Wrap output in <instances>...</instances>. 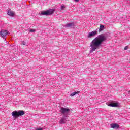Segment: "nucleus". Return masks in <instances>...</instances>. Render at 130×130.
<instances>
[{"instance_id": "1", "label": "nucleus", "mask_w": 130, "mask_h": 130, "mask_svg": "<svg viewBox=\"0 0 130 130\" xmlns=\"http://www.w3.org/2000/svg\"><path fill=\"white\" fill-rule=\"evenodd\" d=\"M107 39V35L106 34H101L98 36L94 38L90 43V53L93 51H95L96 49L99 48V46L102 44V42L105 41Z\"/></svg>"}, {"instance_id": "2", "label": "nucleus", "mask_w": 130, "mask_h": 130, "mask_svg": "<svg viewBox=\"0 0 130 130\" xmlns=\"http://www.w3.org/2000/svg\"><path fill=\"white\" fill-rule=\"evenodd\" d=\"M54 13V9H50L46 11H43L41 12V16H50Z\"/></svg>"}, {"instance_id": "3", "label": "nucleus", "mask_w": 130, "mask_h": 130, "mask_svg": "<svg viewBox=\"0 0 130 130\" xmlns=\"http://www.w3.org/2000/svg\"><path fill=\"white\" fill-rule=\"evenodd\" d=\"M25 114V112L24 111H13L12 112V115L14 118H18L19 116H22Z\"/></svg>"}, {"instance_id": "4", "label": "nucleus", "mask_w": 130, "mask_h": 130, "mask_svg": "<svg viewBox=\"0 0 130 130\" xmlns=\"http://www.w3.org/2000/svg\"><path fill=\"white\" fill-rule=\"evenodd\" d=\"M108 106H110L111 107H118L120 105V104L118 102H111L110 103H108L107 104Z\"/></svg>"}, {"instance_id": "5", "label": "nucleus", "mask_w": 130, "mask_h": 130, "mask_svg": "<svg viewBox=\"0 0 130 130\" xmlns=\"http://www.w3.org/2000/svg\"><path fill=\"white\" fill-rule=\"evenodd\" d=\"M60 111L61 113H62V114H64V115L67 116V115H68L70 113V109L61 108Z\"/></svg>"}, {"instance_id": "6", "label": "nucleus", "mask_w": 130, "mask_h": 130, "mask_svg": "<svg viewBox=\"0 0 130 130\" xmlns=\"http://www.w3.org/2000/svg\"><path fill=\"white\" fill-rule=\"evenodd\" d=\"M8 34H9V31L6 30H2L0 31V36L1 37H2V38H4V39H6V37Z\"/></svg>"}, {"instance_id": "7", "label": "nucleus", "mask_w": 130, "mask_h": 130, "mask_svg": "<svg viewBox=\"0 0 130 130\" xmlns=\"http://www.w3.org/2000/svg\"><path fill=\"white\" fill-rule=\"evenodd\" d=\"M64 27H65V28H75V27H76V25H75V23L71 22L67 23L64 25Z\"/></svg>"}, {"instance_id": "8", "label": "nucleus", "mask_w": 130, "mask_h": 130, "mask_svg": "<svg viewBox=\"0 0 130 130\" xmlns=\"http://www.w3.org/2000/svg\"><path fill=\"white\" fill-rule=\"evenodd\" d=\"M98 33V32H97V31L94 30L92 32H89L88 34V38H91V37H94V36H95V35H97Z\"/></svg>"}, {"instance_id": "9", "label": "nucleus", "mask_w": 130, "mask_h": 130, "mask_svg": "<svg viewBox=\"0 0 130 130\" xmlns=\"http://www.w3.org/2000/svg\"><path fill=\"white\" fill-rule=\"evenodd\" d=\"M7 15H8V16H10V17H14V16H15V12L10 9L8 11Z\"/></svg>"}, {"instance_id": "10", "label": "nucleus", "mask_w": 130, "mask_h": 130, "mask_svg": "<svg viewBox=\"0 0 130 130\" xmlns=\"http://www.w3.org/2000/svg\"><path fill=\"white\" fill-rule=\"evenodd\" d=\"M110 127H111V128L117 129V128H118V127H119V125H118L116 123L111 124Z\"/></svg>"}, {"instance_id": "11", "label": "nucleus", "mask_w": 130, "mask_h": 130, "mask_svg": "<svg viewBox=\"0 0 130 130\" xmlns=\"http://www.w3.org/2000/svg\"><path fill=\"white\" fill-rule=\"evenodd\" d=\"M67 116H65L64 118H61L60 120L59 123H60L61 124H63V123H66V120H67Z\"/></svg>"}, {"instance_id": "12", "label": "nucleus", "mask_w": 130, "mask_h": 130, "mask_svg": "<svg viewBox=\"0 0 130 130\" xmlns=\"http://www.w3.org/2000/svg\"><path fill=\"white\" fill-rule=\"evenodd\" d=\"M104 30V25L100 24L99 31L101 32Z\"/></svg>"}, {"instance_id": "13", "label": "nucleus", "mask_w": 130, "mask_h": 130, "mask_svg": "<svg viewBox=\"0 0 130 130\" xmlns=\"http://www.w3.org/2000/svg\"><path fill=\"white\" fill-rule=\"evenodd\" d=\"M79 93H80V91H74L70 94V96L71 97H73L75 96V95H76V94H79Z\"/></svg>"}, {"instance_id": "14", "label": "nucleus", "mask_w": 130, "mask_h": 130, "mask_svg": "<svg viewBox=\"0 0 130 130\" xmlns=\"http://www.w3.org/2000/svg\"><path fill=\"white\" fill-rule=\"evenodd\" d=\"M66 9V6L64 5H62L61 6V8L60 9V11H63Z\"/></svg>"}, {"instance_id": "15", "label": "nucleus", "mask_w": 130, "mask_h": 130, "mask_svg": "<svg viewBox=\"0 0 130 130\" xmlns=\"http://www.w3.org/2000/svg\"><path fill=\"white\" fill-rule=\"evenodd\" d=\"M29 32H30V33H34V32H35V29H30L29 30Z\"/></svg>"}, {"instance_id": "16", "label": "nucleus", "mask_w": 130, "mask_h": 130, "mask_svg": "<svg viewBox=\"0 0 130 130\" xmlns=\"http://www.w3.org/2000/svg\"><path fill=\"white\" fill-rule=\"evenodd\" d=\"M124 49V50H127V49H128V46H125Z\"/></svg>"}, {"instance_id": "17", "label": "nucleus", "mask_w": 130, "mask_h": 130, "mask_svg": "<svg viewBox=\"0 0 130 130\" xmlns=\"http://www.w3.org/2000/svg\"><path fill=\"white\" fill-rule=\"evenodd\" d=\"M22 45H26V42L22 41Z\"/></svg>"}, {"instance_id": "18", "label": "nucleus", "mask_w": 130, "mask_h": 130, "mask_svg": "<svg viewBox=\"0 0 130 130\" xmlns=\"http://www.w3.org/2000/svg\"><path fill=\"white\" fill-rule=\"evenodd\" d=\"M43 129L41 128H36V130H42Z\"/></svg>"}, {"instance_id": "19", "label": "nucleus", "mask_w": 130, "mask_h": 130, "mask_svg": "<svg viewBox=\"0 0 130 130\" xmlns=\"http://www.w3.org/2000/svg\"><path fill=\"white\" fill-rule=\"evenodd\" d=\"M76 3H78L80 0H74Z\"/></svg>"}]
</instances>
